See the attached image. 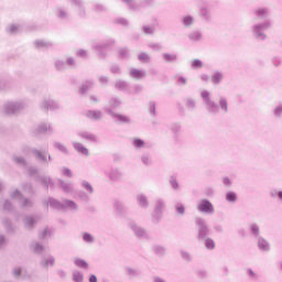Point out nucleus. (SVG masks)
Wrapping results in <instances>:
<instances>
[{
    "instance_id": "nucleus-14",
    "label": "nucleus",
    "mask_w": 282,
    "mask_h": 282,
    "mask_svg": "<svg viewBox=\"0 0 282 282\" xmlns=\"http://www.w3.org/2000/svg\"><path fill=\"white\" fill-rule=\"evenodd\" d=\"M251 231L253 235H259V227H257L256 225L251 226Z\"/></svg>"
},
{
    "instance_id": "nucleus-10",
    "label": "nucleus",
    "mask_w": 282,
    "mask_h": 282,
    "mask_svg": "<svg viewBox=\"0 0 282 282\" xmlns=\"http://www.w3.org/2000/svg\"><path fill=\"white\" fill-rule=\"evenodd\" d=\"M184 25L188 26V25H193V18L191 17H185L183 20Z\"/></svg>"
},
{
    "instance_id": "nucleus-5",
    "label": "nucleus",
    "mask_w": 282,
    "mask_h": 282,
    "mask_svg": "<svg viewBox=\"0 0 282 282\" xmlns=\"http://www.w3.org/2000/svg\"><path fill=\"white\" fill-rule=\"evenodd\" d=\"M258 246L261 250H268V242L264 239H260Z\"/></svg>"
},
{
    "instance_id": "nucleus-3",
    "label": "nucleus",
    "mask_w": 282,
    "mask_h": 282,
    "mask_svg": "<svg viewBox=\"0 0 282 282\" xmlns=\"http://www.w3.org/2000/svg\"><path fill=\"white\" fill-rule=\"evenodd\" d=\"M75 264H77L78 268H84V269L88 268L87 262L80 258L75 259Z\"/></svg>"
},
{
    "instance_id": "nucleus-9",
    "label": "nucleus",
    "mask_w": 282,
    "mask_h": 282,
    "mask_svg": "<svg viewBox=\"0 0 282 282\" xmlns=\"http://www.w3.org/2000/svg\"><path fill=\"white\" fill-rule=\"evenodd\" d=\"M83 274L80 272H75L74 273V281L76 282H83Z\"/></svg>"
},
{
    "instance_id": "nucleus-15",
    "label": "nucleus",
    "mask_w": 282,
    "mask_h": 282,
    "mask_svg": "<svg viewBox=\"0 0 282 282\" xmlns=\"http://www.w3.org/2000/svg\"><path fill=\"white\" fill-rule=\"evenodd\" d=\"M84 241H93L91 235L85 234L84 235Z\"/></svg>"
},
{
    "instance_id": "nucleus-17",
    "label": "nucleus",
    "mask_w": 282,
    "mask_h": 282,
    "mask_svg": "<svg viewBox=\"0 0 282 282\" xmlns=\"http://www.w3.org/2000/svg\"><path fill=\"white\" fill-rule=\"evenodd\" d=\"M89 282H98V278H96V275H90L89 278Z\"/></svg>"
},
{
    "instance_id": "nucleus-20",
    "label": "nucleus",
    "mask_w": 282,
    "mask_h": 282,
    "mask_svg": "<svg viewBox=\"0 0 282 282\" xmlns=\"http://www.w3.org/2000/svg\"><path fill=\"white\" fill-rule=\"evenodd\" d=\"M203 98H208V93H203Z\"/></svg>"
},
{
    "instance_id": "nucleus-24",
    "label": "nucleus",
    "mask_w": 282,
    "mask_h": 282,
    "mask_svg": "<svg viewBox=\"0 0 282 282\" xmlns=\"http://www.w3.org/2000/svg\"><path fill=\"white\" fill-rule=\"evenodd\" d=\"M250 274H254L252 271H250Z\"/></svg>"
},
{
    "instance_id": "nucleus-1",
    "label": "nucleus",
    "mask_w": 282,
    "mask_h": 282,
    "mask_svg": "<svg viewBox=\"0 0 282 282\" xmlns=\"http://www.w3.org/2000/svg\"><path fill=\"white\" fill-rule=\"evenodd\" d=\"M198 210H200V213H213V204H210L208 200H202L198 205Z\"/></svg>"
},
{
    "instance_id": "nucleus-12",
    "label": "nucleus",
    "mask_w": 282,
    "mask_h": 282,
    "mask_svg": "<svg viewBox=\"0 0 282 282\" xmlns=\"http://www.w3.org/2000/svg\"><path fill=\"white\" fill-rule=\"evenodd\" d=\"M134 147H138V149L144 147V141H142L141 139H135Z\"/></svg>"
},
{
    "instance_id": "nucleus-22",
    "label": "nucleus",
    "mask_w": 282,
    "mask_h": 282,
    "mask_svg": "<svg viewBox=\"0 0 282 282\" xmlns=\"http://www.w3.org/2000/svg\"><path fill=\"white\" fill-rule=\"evenodd\" d=\"M174 188H177V184H173Z\"/></svg>"
},
{
    "instance_id": "nucleus-19",
    "label": "nucleus",
    "mask_w": 282,
    "mask_h": 282,
    "mask_svg": "<svg viewBox=\"0 0 282 282\" xmlns=\"http://www.w3.org/2000/svg\"><path fill=\"white\" fill-rule=\"evenodd\" d=\"M224 184H225L226 186H229V184H230V178H224Z\"/></svg>"
},
{
    "instance_id": "nucleus-2",
    "label": "nucleus",
    "mask_w": 282,
    "mask_h": 282,
    "mask_svg": "<svg viewBox=\"0 0 282 282\" xmlns=\"http://www.w3.org/2000/svg\"><path fill=\"white\" fill-rule=\"evenodd\" d=\"M74 147H75L76 151H78L79 153H83L84 155H89V150H87V148L83 147V144L74 143Z\"/></svg>"
},
{
    "instance_id": "nucleus-8",
    "label": "nucleus",
    "mask_w": 282,
    "mask_h": 282,
    "mask_svg": "<svg viewBox=\"0 0 282 282\" xmlns=\"http://www.w3.org/2000/svg\"><path fill=\"white\" fill-rule=\"evenodd\" d=\"M164 58L167 61V63H173V61H175L177 57L175 55L165 54Z\"/></svg>"
},
{
    "instance_id": "nucleus-18",
    "label": "nucleus",
    "mask_w": 282,
    "mask_h": 282,
    "mask_svg": "<svg viewBox=\"0 0 282 282\" xmlns=\"http://www.w3.org/2000/svg\"><path fill=\"white\" fill-rule=\"evenodd\" d=\"M176 210L181 214L184 215V207L180 206L176 208Z\"/></svg>"
},
{
    "instance_id": "nucleus-21",
    "label": "nucleus",
    "mask_w": 282,
    "mask_h": 282,
    "mask_svg": "<svg viewBox=\"0 0 282 282\" xmlns=\"http://www.w3.org/2000/svg\"><path fill=\"white\" fill-rule=\"evenodd\" d=\"M278 197H280V199H282V192H279Z\"/></svg>"
},
{
    "instance_id": "nucleus-4",
    "label": "nucleus",
    "mask_w": 282,
    "mask_h": 282,
    "mask_svg": "<svg viewBox=\"0 0 282 282\" xmlns=\"http://www.w3.org/2000/svg\"><path fill=\"white\" fill-rule=\"evenodd\" d=\"M205 246L208 250H214L215 249V241L213 239H206L205 240Z\"/></svg>"
},
{
    "instance_id": "nucleus-23",
    "label": "nucleus",
    "mask_w": 282,
    "mask_h": 282,
    "mask_svg": "<svg viewBox=\"0 0 282 282\" xmlns=\"http://www.w3.org/2000/svg\"><path fill=\"white\" fill-rule=\"evenodd\" d=\"M40 250H43V247H39Z\"/></svg>"
},
{
    "instance_id": "nucleus-11",
    "label": "nucleus",
    "mask_w": 282,
    "mask_h": 282,
    "mask_svg": "<svg viewBox=\"0 0 282 282\" xmlns=\"http://www.w3.org/2000/svg\"><path fill=\"white\" fill-rule=\"evenodd\" d=\"M221 82V74L217 73L213 76V83L217 84Z\"/></svg>"
},
{
    "instance_id": "nucleus-13",
    "label": "nucleus",
    "mask_w": 282,
    "mask_h": 282,
    "mask_svg": "<svg viewBox=\"0 0 282 282\" xmlns=\"http://www.w3.org/2000/svg\"><path fill=\"white\" fill-rule=\"evenodd\" d=\"M192 65H193V67H195V68H199V67H202V61H199V59H194L193 62H192Z\"/></svg>"
},
{
    "instance_id": "nucleus-16",
    "label": "nucleus",
    "mask_w": 282,
    "mask_h": 282,
    "mask_svg": "<svg viewBox=\"0 0 282 282\" xmlns=\"http://www.w3.org/2000/svg\"><path fill=\"white\" fill-rule=\"evenodd\" d=\"M200 36H202V35H199V33H194V34L192 35V39H193L194 41H199Z\"/></svg>"
},
{
    "instance_id": "nucleus-7",
    "label": "nucleus",
    "mask_w": 282,
    "mask_h": 282,
    "mask_svg": "<svg viewBox=\"0 0 282 282\" xmlns=\"http://www.w3.org/2000/svg\"><path fill=\"white\" fill-rule=\"evenodd\" d=\"M132 76L133 78H142V76H144V73H142V70L134 69L132 70Z\"/></svg>"
},
{
    "instance_id": "nucleus-6",
    "label": "nucleus",
    "mask_w": 282,
    "mask_h": 282,
    "mask_svg": "<svg viewBox=\"0 0 282 282\" xmlns=\"http://www.w3.org/2000/svg\"><path fill=\"white\" fill-rule=\"evenodd\" d=\"M226 197L227 202H237V195L232 192H229Z\"/></svg>"
}]
</instances>
